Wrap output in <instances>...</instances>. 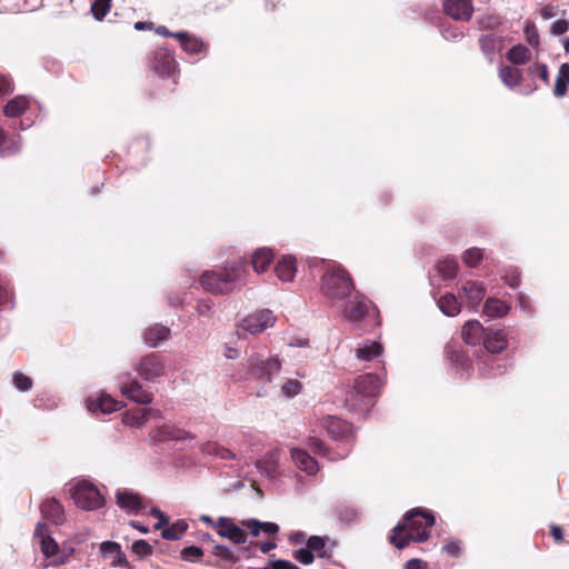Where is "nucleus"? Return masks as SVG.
Instances as JSON below:
<instances>
[{
  "label": "nucleus",
  "instance_id": "62",
  "mask_svg": "<svg viewBox=\"0 0 569 569\" xmlns=\"http://www.w3.org/2000/svg\"><path fill=\"white\" fill-rule=\"evenodd\" d=\"M288 346L305 348V347L309 346V340L307 338H302V337H293V338L289 339Z\"/></svg>",
  "mask_w": 569,
  "mask_h": 569
},
{
  "label": "nucleus",
  "instance_id": "18",
  "mask_svg": "<svg viewBox=\"0 0 569 569\" xmlns=\"http://www.w3.org/2000/svg\"><path fill=\"white\" fill-rule=\"evenodd\" d=\"M487 329L477 320L465 323L461 330L462 339L470 346H478L482 342Z\"/></svg>",
  "mask_w": 569,
  "mask_h": 569
},
{
  "label": "nucleus",
  "instance_id": "4",
  "mask_svg": "<svg viewBox=\"0 0 569 569\" xmlns=\"http://www.w3.org/2000/svg\"><path fill=\"white\" fill-rule=\"evenodd\" d=\"M74 503L83 510H97L104 506L106 498L91 481L80 480L70 489Z\"/></svg>",
  "mask_w": 569,
  "mask_h": 569
},
{
  "label": "nucleus",
  "instance_id": "32",
  "mask_svg": "<svg viewBox=\"0 0 569 569\" xmlns=\"http://www.w3.org/2000/svg\"><path fill=\"white\" fill-rule=\"evenodd\" d=\"M509 310V305L497 298H488L483 306V315L488 316L489 318L505 317Z\"/></svg>",
  "mask_w": 569,
  "mask_h": 569
},
{
  "label": "nucleus",
  "instance_id": "17",
  "mask_svg": "<svg viewBox=\"0 0 569 569\" xmlns=\"http://www.w3.org/2000/svg\"><path fill=\"white\" fill-rule=\"evenodd\" d=\"M482 343L488 352L500 353L507 348L506 333L500 329H487Z\"/></svg>",
  "mask_w": 569,
  "mask_h": 569
},
{
  "label": "nucleus",
  "instance_id": "20",
  "mask_svg": "<svg viewBox=\"0 0 569 569\" xmlns=\"http://www.w3.org/2000/svg\"><path fill=\"white\" fill-rule=\"evenodd\" d=\"M34 536L40 541L41 551L47 558L57 556L59 546L53 538L48 533L44 523H38L34 530Z\"/></svg>",
  "mask_w": 569,
  "mask_h": 569
},
{
  "label": "nucleus",
  "instance_id": "47",
  "mask_svg": "<svg viewBox=\"0 0 569 569\" xmlns=\"http://www.w3.org/2000/svg\"><path fill=\"white\" fill-rule=\"evenodd\" d=\"M182 48L184 51H187L191 54H196L202 50L203 43L201 40H199L197 38H191L189 36L188 39H186V41L182 42Z\"/></svg>",
  "mask_w": 569,
  "mask_h": 569
},
{
  "label": "nucleus",
  "instance_id": "38",
  "mask_svg": "<svg viewBox=\"0 0 569 569\" xmlns=\"http://www.w3.org/2000/svg\"><path fill=\"white\" fill-rule=\"evenodd\" d=\"M20 150V143L18 141L9 139L6 132L0 128V154L9 156Z\"/></svg>",
  "mask_w": 569,
  "mask_h": 569
},
{
  "label": "nucleus",
  "instance_id": "43",
  "mask_svg": "<svg viewBox=\"0 0 569 569\" xmlns=\"http://www.w3.org/2000/svg\"><path fill=\"white\" fill-rule=\"evenodd\" d=\"M307 548L311 550L318 557L323 558L326 556L325 551V540L319 536H311L307 541Z\"/></svg>",
  "mask_w": 569,
  "mask_h": 569
},
{
  "label": "nucleus",
  "instance_id": "50",
  "mask_svg": "<svg viewBox=\"0 0 569 569\" xmlns=\"http://www.w3.org/2000/svg\"><path fill=\"white\" fill-rule=\"evenodd\" d=\"M309 447L317 455L327 456L330 460H336L337 459V457L330 456L328 453L327 448L325 447L322 441L319 440V439L311 438L310 441H309Z\"/></svg>",
  "mask_w": 569,
  "mask_h": 569
},
{
  "label": "nucleus",
  "instance_id": "60",
  "mask_svg": "<svg viewBox=\"0 0 569 569\" xmlns=\"http://www.w3.org/2000/svg\"><path fill=\"white\" fill-rule=\"evenodd\" d=\"M214 555L224 560H230L233 557V553L230 550V548L223 545H217L214 547Z\"/></svg>",
  "mask_w": 569,
  "mask_h": 569
},
{
  "label": "nucleus",
  "instance_id": "28",
  "mask_svg": "<svg viewBox=\"0 0 569 569\" xmlns=\"http://www.w3.org/2000/svg\"><path fill=\"white\" fill-rule=\"evenodd\" d=\"M280 459L279 450L269 451L262 460L257 462V467L266 477H273L277 473Z\"/></svg>",
  "mask_w": 569,
  "mask_h": 569
},
{
  "label": "nucleus",
  "instance_id": "13",
  "mask_svg": "<svg viewBox=\"0 0 569 569\" xmlns=\"http://www.w3.org/2000/svg\"><path fill=\"white\" fill-rule=\"evenodd\" d=\"M161 416L160 410L153 408H136L126 411L122 415V422L129 427L139 428L149 419H156Z\"/></svg>",
  "mask_w": 569,
  "mask_h": 569
},
{
  "label": "nucleus",
  "instance_id": "15",
  "mask_svg": "<svg viewBox=\"0 0 569 569\" xmlns=\"http://www.w3.org/2000/svg\"><path fill=\"white\" fill-rule=\"evenodd\" d=\"M445 11L455 20L468 21L472 16L473 7L471 0H447Z\"/></svg>",
  "mask_w": 569,
  "mask_h": 569
},
{
  "label": "nucleus",
  "instance_id": "48",
  "mask_svg": "<svg viewBox=\"0 0 569 569\" xmlns=\"http://www.w3.org/2000/svg\"><path fill=\"white\" fill-rule=\"evenodd\" d=\"M525 37L529 44L533 47H538L539 44V33L536 26L531 22H528L525 27Z\"/></svg>",
  "mask_w": 569,
  "mask_h": 569
},
{
  "label": "nucleus",
  "instance_id": "3",
  "mask_svg": "<svg viewBox=\"0 0 569 569\" xmlns=\"http://www.w3.org/2000/svg\"><path fill=\"white\" fill-rule=\"evenodd\" d=\"M353 289L351 277L339 266L328 268L321 278V291L332 303L346 299Z\"/></svg>",
  "mask_w": 569,
  "mask_h": 569
},
{
  "label": "nucleus",
  "instance_id": "24",
  "mask_svg": "<svg viewBox=\"0 0 569 569\" xmlns=\"http://www.w3.org/2000/svg\"><path fill=\"white\" fill-rule=\"evenodd\" d=\"M479 44L483 54L492 60L495 53L501 51L503 41L501 37L493 33H488L479 39Z\"/></svg>",
  "mask_w": 569,
  "mask_h": 569
},
{
  "label": "nucleus",
  "instance_id": "27",
  "mask_svg": "<svg viewBox=\"0 0 569 569\" xmlns=\"http://www.w3.org/2000/svg\"><path fill=\"white\" fill-rule=\"evenodd\" d=\"M274 272L280 280L291 281L297 272L296 260L289 256L281 258L274 267Z\"/></svg>",
  "mask_w": 569,
  "mask_h": 569
},
{
  "label": "nucleus",
  "instance_id": "9",
  "mask_svg": "<svg viewBox=\"0 0 569 569\" xmlns=\"http://www.w3.org/2000/svg\"><path fill=\"white\" fill-rule=\"evenodd\" d=\"M460 299L472 310H477L482 301L486 288L481 282L463 280L458 284Z\"/></svg>",
  "mask_w": 569,
  "mask_h": 569
},
{
  "label": "nucleus",
  "instance_id": "34",
  "mask_svg": "<svg viewBox=\"0 0 569 569\" xmlns=\"http://www.w3.org/2000/svg\"><path fill=\"white\" fill-rule=\"evenodd\" d=\"M499 78L505 86L512 89L521 82L522 73L517 68L506 66L500 68Z\"/></svg>",
  "mask_w": 569,
  "mask_h": 569
},
{
  "label": "nucleus",
  "instance_id": "22",
  "mask_svg": "<svg viewBox=\"0 0 569 569\" xmlns=\"http://www.w3.org/2000/svg\"><path fill=\"white\" fill-rule=\"evenodd\" d=\"M153 68L160 74H172L176 71L177 62L170 51L161 49L154 52Z\"/></svg>",
  "mask_w": 569,
  "mask_h": 569
},
{
  "label": "nucleus",
  "instance_id": "45",
  "mask_svg": "<svg viewBox=\"0 0 569 569\" xmlns=\"http://www.w3.org/2000/svg\"><path fill=\"white\" fill-rule=\"evenodd\" d=\"M120 546L113 541H104L100 545V552L104 558H114L119 555Z\"/></svg>",
  "mask_w": 569,
  "mask_h": 569
},
{
  "label": "nucleus",
  "instance_id": "12",
  "mask_svg": "<svg viewBox=\"0 0 569 569\" xmlns=\"http://www.w3.org/2000/svg\"><path fill=\"white\" fill-rule=\"evenodd\" d=\"M218 535L237 545H243L247 541L246 532L228 517H219L217 519Z\"/></svg>",
  "mask_w": 569,
  "mask_h": 569
},
{
  "label": "nucleus",
  "instance_id": "63",
  "mask_svg": "<svg viewBox=\"0 0 569 569\" xmlns=\"http://www.w3.org/2000/svg\"><path fill=\"white\" fill-rule=\"evenodd\" d=\"M274 569H300L296 565L287 560H276L272 562Z\"/></svg>",
  "mask_w": 569,
  "mask_h": 569
},
{
  "label": "nucleus",
  "instance_id": "29",
  "mask_svg": "<svg viewBox=\"0 0 569 569\" xmlns=\"http://www.w3.org/2000/svg\"><path fill=\"white\" fill-rule=\"evenodd\" d=\"M169 333L170 329L168 327L156 325L144 331L143 340L149 347L156 348L168 338Z\"/></svg>",
  "mask_w": 569,
  "mask_h": 569
},
{
  "label": "nucleus",
  "instance_id": "58",
  "mask_svg": "<svg viewBox=\"0 0 569 569\" xmlns=\"http://www.w3.org/2000/svg\"><path fill=\"white\" fill-rule=\"evenodd\" d=\"M220 450V445L213 441H208L201 446V451L204 455L217 457L218 451Z\"/></svg>",
  "mask_w": 569,
  "mask_h": 569
},
{
  "label": "nucleus",
  "instance_id": "6",
  "mask_svg": "<svg viewBox=\"0 0 569 569\" xmlns=\"http://www.w3.org/2000/svg\"><path fill=\"white\" fill-rule=\"evenodd\" d=\"M338 302H341L340 309L342 317L355 325L366 318L371 307V302L367 300L363 295L355 290H352L346 299L339 300Z\"/></svg>",
  "mask_w": 569,
  "mask_h": 569
},
{
  "label": "nucleus",
  "instance_id": "1",
  "mask_svg": "<svg viewBox=\"0 0 569 569\" xmlns=\"http://www.w3.org/2000/svg\"><path fill=\"white\" fill-rule=\"evenodd\" d=\"M431 512L416 508L407 512L403 525H398L390 536V542L398 549L405 548L410 541L422 542L429 538L428 529L433 526Z\"/></svg>",
  "mask_w": 569,
  "mask_h": 569
},
{
  "label": "nucleus",
  "instance_id": "56",
  "mask_svg": "<svg viewBox=\"0 0 569 569\" xmlns=\"http://www.w3.org/2000/svg\"><path fill=\"white\" fill-rule=\"evenodd\" d=\"M568 28H569L568 21L563 20V19H559L551 24L550 30H551L552 34L560 36V34H563L565 32H567Z\"/></svg>",
  "mask_w": 569,
  "mask_h": 569
},
{
  "label": "nucleus",
  "instance_id": "55",
  "mask_svg": "<svg viewBox=\"0 0 569 569\" xmlns=\"http://www.w3.org/2000/svg\"><path fill=\"white\" fill-rule=\"evenodd\" d=\"M569 83L563 80L561 77H559L557 74V78H556V83H555V88H553V94L557 97V98H562L566 96L567 93V86Z\"/></svg>",
  "mask_w": 569,
  "mask_h": 569
},
{
  "label": "nucleus",
  "instance_id": "25",
  "mask_svg": "<svg viewBox=\"0 0 569 569\" xmlns=\"http://www.w3.org/2000/svg\"><path fill=\"white\" fill-rule=\"evenodd\" d=\"M40 510L42 516L54 525H59L63 520V509L56 499H46Z\"/></svg>",
  "mask_w": 569,
  "mask_h": 569
},
{
  "label": "nucleus",
  "instance_id": "40",
  "mask_svg": "<svg viewBox=\"0 0 569 569\" xmlns=\"http://www.w3.org/2000/svg\"><path fill=\"white\" fill-rule=\"evenodd\" d=\"M302 391V383L297 379H287L281 385V395L286 398H293Z\"/></svg>",
  "mask_w": 569,
  "mask_h": 569
},
{
  "label": "nucleus",
  "instance_id": "54",
  "mask_svg": "<svg viewBox=\"0 0 569 569\" xmlns=\"http://www.w3.org/2000/svg\"><path fill=\"white\" fill-rule=\"evenodd\" d=\"M132 550L139 556H148L151 553L150 545L144 540H138L132 545Z\"/></svg>",
  "mask_w": 569,
  "mask_h": 569
},
{
  "label": "nucleus",
  "instance_id": "31",
  "mask_svg": "<svg viewBox=\"0 0 569 569\" xmlns=\"http://www.w3.org/2000/svg\"><path fill=\"white\" fill-rule=\"evenodd\" d=\"M29 106L30 100L26 96H18L7 102L3 112L7 117L16 118L24 113Z\"/></svg>",
  "mask_w": 569,
  "mask_h": 569
},
{
  "label": "nucleus",
  "instance_id": "19",
  "mask_svg": "<svg viewBox=\"0 0 569 569\" xmlns=\"http://www.w3.org/2000/svg\"><path fill=\"white\" fill-rule=\"evenodd\" d=\"M116 500L117 505L128 512H138L142 508L139 495L128 489H118Z\"/></svg>",
  "mask_w": 569,
  "mask_h": 569
},
{
  "label": "nucleus",
  "instance_id": "11",
  "mask_svg": "<svg viewBox=\"0 0 569 569\" xmlns=\"http://www.w3.org/2000/svg\"><path fill=\"white\" fill-rule=\"evenodd\" d=\"M87 409L92 413L101 412L103 415L114 412L122 408L121 402L111 396L100 392L88 397L86 400Z\"/></svg>",
  "mask_w": 569,
  "mask_h": 569
},
{
  "label": "nucleus",
  "instance_id": "52",
  "mask_svg": "<svg viewBox=\"0 0 569 569\" xmlns=\"http://www.w3.org/2000/svg\"><path fill=\"white\" fill-rule=\"evenodd\" d=\"M443 550L451 557H459L461 553V542L459 540H449Z\"/></svg>",
  "mask_w": 569,
  "mask_h": 569
},
{
  "label": "nucleus",
  "instance_id": "36",
  "mask_svg": "<svg viewBox=\"0 0 569 569\" xmlns=\"http://www.w3.org/2000/svg\"><path fill=\"white\" fill-rule=\"evenodd\" d=\"M507 58L515 64H525L530 60V51L527 47L518 44L508 51Z\"/></svg>",
  "mask_w": 569,
  "mask_h": 569
},
{
  "label": "nucleus",
  "instance_id": "57",
  "mask_svg": "<svg viewBox=\"0 0 569 569\" xmlns=\"http://www.w3.org/2000/svg\"><path fill=\"white\" fill-rule=\"evenodd\" d=\"M150 515L152 517H154L156 519H158V522L154 525V528L156 529H160L162 528L163 526H167L168 522H169V519L164 516V513L158 509V508H152L151 511H150Z\"/></svg>",
  "mask_w": 569,
  "mask_h": 569
},
{
  "label": "nucleus",
  "instance_id": "59",
  "mask_svg": "<svg viewBox=\"0 0 569 569\" xmlns=\"http://www.w3.org/2000/svg\"><path fill=\"white\" fill-rule=\"evenodd\" d=\"M358 512L352 508H341L339 510V517L341 520L351 522L357 519Z\"/></svg>",
  "mask_w": 569,
  "mask_h": 569
},
{
  "label": "nucleus",
  "instance_id": "49",
  "mask_svg": "<svg viewBox=\"0 0 569 569\" xmlns=\"http://www.w3.org/2000/svg\"><path fill=\"white\" fill-rule=\"evenodd\" d=\"M530 74H537L546 84L549 83V71L545 63H535L529 68Z\"/></svg>",
  "mask_w": 569,
  "mask_h": 569
},
{
  "label": "nucleus",
  "instance_id": "16",
  "mask_svg": "<svg viewBox=\"0 0 569 569\" xmlns=\"http://www.w3.org/2000/svg\"><path fill=\"white\" fill-rule=\"evenodd\" d=\"M290 453L295 466L307 475L313 476L319 470L318 462L306 450L291 448Z\"/></svg>",
  "mask_w": 569,
  "mask_h": 569
},
{
  "label": "nucleus",
  "instance_id": "26",
  "mask_svg": "<svg viewBox=\"0 0 569 569\" xmlns=\"http://www.w3.org/2000/svg\"><path fill=\"white\" fill-rule=\"evenodd\" d=\"M273 259V253L268 248L257 249L251 256V264L257 273H263L267 271Z\"/></svg>",
  "mask_w": 569,
  "mask_h": 569
},
{
  "label": "nucleus",
  "instance_id": "51",
  "mask_svg": "<svg viewBox=\"0 0 569 569\" xmlns=\"http://www.w3.org/2000/svg\"><path fill=\"white\" fill-rule=\"evenodd\" d=\"M295 558L302 565H310L315 559V555L306 547L297 550L295 552Z\"/></svg>",
  "mask_w": 569,
  "mask_h": 569
},
{
  "label": "nucleus",
  "instance_id": "14",
  "mask_svg": "<svg viewBox=\"0 0 569 569\" xmlns=\"http://www.w3.org/2000/svg\"><path fill=\"white\" fill-rule=\"evenodd\" d=\"M119 389L123 396L137 403L148 405L152 402L153 395L146 390L137 380L122 382L119 385Z\"/></svg>",
  "mask_w": 569,
  "mask_h": 569
},
{
  "label": "nucleus",
  "instance_id": "44",
  "mask_svg": "<svg viewBox=\"0 0 569 569\" xmlns=\"http://www.w3.org/2000/svg\"><path fill=\"white\" fill-rule=\"evenodd\" d=\"M462 260L468 267L475 268L482 260V252L479 248H470L465 251Z\"/></svg>",
  "mask_w": 569,
  "mask_h": 569
},
{
  "label": "nucleus",
  "instance_id": "2",
  "mask_svg": "<svg viewBox=\"0 0 569 569\" xmlns=\"http://www.w3.org/2000/svg\"><path fill=\"white\" fill-rule=\"evenodd\" d=\"M246 267L242 260L233 261L217 270L204 271L201 287L212 295H226L244 283Z\"/></svg>",
  "mask_w": 569,
  "mask_h": 569
},
{
  "label": "nucleus",
  "instance_id": "35",
  "mask_svg": "<svg viewBox=\"0 0 569 569\" xmlns=\"http://www.w3.org/2000/svg\"><path fill=\"white\" fill-rule=\"evenodd\" d=\"M438 307L446 316L453 317L460 312V303L452 293H447L438 300Z\"/></svg>",
  "mask_w": 569,
  "mask_h": 569
},
{
  "label": "nucleus",
  "instance_id": "46",
  "mask_svg": "<svg viewBox=\"0 0 569 569\" xmlns=\"http://www.w3.org/2000/svg\"><path fill=\"white\" fill-rule=\"evenodd\" d=\"M203 552L199 547H187L181 551V557L186 561L196 562L202 557Z\"/></svg>",
  "mask_w": 569,
  "mask_h": 569
},
{
  "label": "nucleus",
  "instance_id": "37",
  "mask_svg": "<svg viewBox=\"0 0 569 569\" xmlns=\"http://www.w3.org/2000/svg\"><path fill=\"white\" fill-rule=\"evenodd\" d=\"M188 525L183 520H178L170 527L162 530L161 536L166 540H178L187 531Z\"/></svg>",
  "mask_w": 569,
  "mask_h": 569
},
{
  "label": "nucleus",
  "instance_id": "7",
  "mask_svg": "<svg viewBox=\"0 0 569 569\" xmlns=\"http://www.w3.org/2000/svg\"><path fill=\"white\" fill-rule=\"evenodd\" d=\"M247 367L253 378L270 382L272 375L279 372L281 362L277 357L264 358L253 352L247 359Z\"/></svg>",
  "mask_w": 569,
  "mask_h": 569
},
{
  "label": "nucleus",
  "instance_id": "42",
  "mask_svg": "<svg viewBox=\"0 0 569 569\" xmlns=\"http://www.w3.org/2000/svg\"><path fill=\"white\" fill-rule=\"evenodd\" d=\"M12 382H13V386L16 387V389H18L21 392H27L32 387L31 378L26 376V375H23L20 371H16L13 373Z\"/></svg>",
  "mask_w": 569,
  "mask_h": 569
},
{
  "label": "nucleus",
  "instance_id": "41",
  "mask_svg": "<svg viewBox=\"0 0 569 569\" xmlns=\"http://www.w3.org/2000/svg\"><path fill=\"white\" fill-rule=\"evenodd\" d=\"M111 0H94L91 6V11L97 20H102L109 12Z\"/></svg>",
  "mask_w": 569,
  "mask_h": 569
},
{
  "label": "nucleus",
  "instance_id": "21",
  "mask_svg": "<svg viewBox=\"0 0 569 569\" xmlns=\"http://www.w3.org/2000/svg\"><path fill=\"white\" fill-rule=\"evenodd\" d=\"M151 438L156 441H167V440H187L192 437L184 430L163 425L158 427L156 430L151 432Z\"/></svg>",
  "mask_w": 569,
  "mask_h": 569
},
{
  "label": "nucleus",
  "instance_id": "23",
  "mask_svg": "<svg viewBox=\"0 0 569 569\" xmlns=\"http://www.w3.org/2000/svg\"><path fill=\"white\" fill-rule=\"evenodd\" d=\"M383 352V347L378 341L367 340L360 343L356 350V358L360 361H372L380 357Z\"/></svg>",
  "mask_w": 569,
  "mask_h": 569
},
{
  "label": "nucleus",
  "instance_id": "30",
  "mask_svg": "<svg viewBox=\"0 0 569 569\" xmlns=\"http://www.w3.org/2000/svg\"><path fill=\"white\" fill-rule=\"evenodd\" d=\"M241 525L249 529L254 537L259 536L261 532L274 535L279 530V526L274 522H262L256 519L243 520Z\"/></svg>",
  "mask_w": 569,
  "mask_h": 569
},
{
  "label": "nucleus",
  "instance_id": "64",
  "mask_svg": "<svg viewBox=\"0 0 569 569\" xmlns=\"http://www.w3.org/2000/svg\"><path fill=\"white\" fill-rule=\"evenodd\" d=\"M406 569H426V563L420 559H411L407 562Z\"/></svg>",
  "mask_w": 569,
  "mask_h": 569
},
{
  "label": "nucleus",
  "instance_id": "53",
  "mask_svg": "<svg viewBox=\"0 0 569 569\" xmlns=\"http://www.w3.org/2000/svg\"><path fill=\"white\" fill-rule=\"evenodd\" d=\"M199 316L210 317L213 313V305L209 300H201L197 305Z\"/></svg>",
  "mask_w": 569,
  "mask_h": 569
},
{
  "label": "nucleus",
  "instance_id": "39",
  "mask_svg": "<svg viewBox=\"0 0 569 569\" xmlns=\"http://www.w3.org/2000/svg\"><path fill=\"white\" fill-rule=\"evenodd\" d=\"M438 270L445 279H453L458 272V262L453 258H445L439 261Z\"/></svg>",
  "mask_w": 569,
  "mask_h": 569
},
{
  "label": "nucleus",
  "instance_id": "5",
  "mask_svg": "<svg viewBox=\"0 0 569 569\" xmlns=\"http://www.w3.org/2000/svg\"><path fill=\"white\" fill-rule=\"evenodd\" d=\"M277 317L269 309L256 310L247 315L238 325L239 337L256 336L274 326Z\"/></svg>",
  "mask_w": 569,
  "mask_h": 569
},
{
  "label": "nucleus",
  "instance_id": "33",
  "mask_svg": "<svg viewBox=\"0 0 569 569\" xmlns=\"http://www.w3.org/2000/svg\"><path fill=\"white\" fill-rule=\"evenodd\" d=\"M328 433L335 440H342L349 435V426L347 422L335 418H328L325 421Z\"/></svg>",
  "mask_w": 569,
  "mask_h": 569
},
{
  "label": "nucleus",
  "instance_id": "8",
  "mask_svg": "<svg viewBox=\"0 0 569 569\" xmlns=\"http://www.w3.org/2000/svg\"><path fill=\"white\" fill-rule=\"evenodd\" d=\"M381 386L382 379L373 373L361 375L355 380L353 389L361 398L362 410L368 411L372 407V399L378 396Z\"/></svg>",
  "mask_w": 569,
  "mask_h": 569
},
{
  "label": "nucleus",
  "instance_id": "61",
  "mask_svg": "<svg viewBox=\"0 0 569 569\" xmlns=\"http://www.w3.org/2000/svg\"><path fill=\"white\" fill-rule=\"evenodd\" d=\"M13 84L11 80L4 76H0V96L12 92Z\"/></svg>",
  "mask_w": 569,
  "mask_h": 569
},
{
  "label": "nucleus",
  "instance_id": "10",
  "mask_svg": "<svg viewBox=\"0 0 569 569\" xmlns=\"http://www.w3.org/2000/svg\"><path fill=\"white\" fill-rule=\"evenodd\" d=\"M137 371L142 379L154 381L164 375V365L158 356L150 353L140 360Z\"/></svg>",
  "mask_w": 569,
  "mask_h": 569
}]
</instances>
